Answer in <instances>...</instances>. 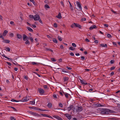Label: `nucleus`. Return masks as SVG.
<instances>
[{"mask_svg":"<svg viewBox=\"0 0 120 120\" xmlns=\"http://www.w3.org/2000/svg\"><path fill=\"white\" fill-rule=\"evenodd\" d=\"M105 112H103V114H108L107 112H113L114 111L111 110L109 109H106L105 110Z\"/></svg>","mask_w":120,"mask_h":120,"instance_id":"f257e3e1","label":"nucleus"},{"mask_svg":"<svg viewBox=\"0 0 120 120\" xmlns=\"http://www.w3.org/2000/svg\"><path fill=\"white\" fill-rule=\"evenodd\" d=\"M40 18V17L38 15L36 14L34 16V20L35 21L38 20Z\"/></svg>","mask_w":120,"mask_h":120,"instance_id":"f03ea898","label":"nucleus"},{"mask_svg":"<svg viewBox=\"0 0 120 120\" xmlns=\"http://www.w3.org/2000/svg\"><path fill=\"white\" fill-rule=\"evenodd\" d=\"M29 100V99L28 98H27V96H26V97H23L22 98V100L20 101L22 102H25Z\"/></svg>","mask_w":120,"mask_h":120,"instance_id":"7ed1b4c3","label":"nucleus"},{"mask_svg":"<svg viewBox=\"0 0 120 120\" xmlns=\"http://www.w3.org/2000/svg\"><path fill=\"white\" fill-rule=\"evenodd\" d=\"M29 112L30 114L34 116H41L39 115V114L37 113H34L30 111Z\"/></svg>","mask_w":120,"mask_h":120,"instance_id":"20e7f679","label":"nucleus"},{"mask_svg":"<svg viewBox=\"0 0 120 120\" xmlns=\"http://www.w3.org/2000/svg\"><path fill=\"white\" fill-rule=\"evenodd\" d=\"M73 108H74H74L73 105H70L69 107L67 108V109L68 111L69 112L71 110V109H72Z\"/></svg>","mask_w":120,"mask_h":120,"instance_id":"39448f33","label":"nucleus"},{"mask_svg":"<svg viewBox=\"0 0 120 120\" xmlns=\"http://www.w3.org/2000/svg\"><path fill=\"white\" fill-rule=\"evenodd\" d=\"M52 116L53 117L56 118L59 120H63L60 117L58 116L54 115Z\"/></svg>","mask_w":120,"mask_h":120,"instance_id":"423d86ee","label":"nucleus"},{"mask_svg":"<svg viewBox=\"0 0 120 120\" xmlns=\"http://www.w3.org/2000/svg\"><path fill=\"white\" fill-rule=\"evenodd\" d=\"M83 108L82 107H78V109H77L76 111L77 112H80L83 110Z\"/></svg>","mask_w":120,"mask_h":120,"instance_id":"0eeeda50","label":"nucleus"},{"mask_svg":"<svg viewBox=\"0 0 120 120\" xmlns=\"http://www.w3.org/2000/svg\"><path fill=\"white\" fill-rule=\"evenodd\" d=\"M23 40L24 41L26 40V39H29V37H28L24 34H23Z\"/></svg>","mask_w":120,"mask_h":120,"instance_id":"6e6552de","label":"nucleus"},{"mask_svg":"<svg viewBox=\"0 0 120 120\" xmlns=\"http://www.w3.org/2000/svg\"><path fill=\"white\" fill-rule=\"evenodd\" d=\"M38 91L41 94H43L44 93V90L41 88L38 89Z\"/></svg>","mask_w":120,"mask_h":120,"instance_id":"1a4fd4ad","label":"nucleus"},{"mask_svg":"<svg viewBox=\"0 0 120 120\" xmlns=\"http://www.w3.org/2000/svg\"><path fill=\"white\" fill-rule=\"evenodd\" d=\"M76 2L77 6L79 7V9L81 10L82 7L79 3L78 1H77Z\"/></svg>","mask_w":120,"mask_h":120,"instance_id":"9d476101","label":"nucleus"},{"mask_svg":"<svg viewBox=\"0 0 120 120\" xmlns=\"http://www.w3.org/2000/svg\"><path fill=\"white\" fill-rule=\"evenodd\" d=\"M74 24H75V26L76 27H78L80 29L81 28V26L79 24L75 23H74Z\"/></svg>","mask_w":120,"mask_h":120,"instance_id":"9b49d317","label":"nucleus"},{"mask_svg":"<svg viewBox=\"0 0 120 120\" xmlns=\"http://www.w3.org/2000/svg\"><path fill=\"white\" fill-rule=\"evenodd\" d=\"M65 116L68 119H70L71 118V116L69 114H65Z\"/></svg>","mask_w":120,"mask_h":120,"instance_id":"f8f14e48","label":"nucleus"},{"mask_svg":"<svg viewBox=\"0 0 120 120\" xmlns=\"http://www.w3.org/2000/svg\"><path fill=\"white\" fill-rule=\"evenodd\" d=\"M97 28L96 26L95 25H94L93 26H91L89 28L90 30H92L94 28Z\"/></svg>","mask_w":120,"mask_h":120,"instance_id":"ddd939ff","label":"nucleus"},{"mask_svg":"<svg viewBox=\"0 0 120 120\" xmlns=\"http://www.w3.org/2000/svg\"><path fill=\"white\" fill-rule=\"evenodd\" d=\"M56 17L58 19H61L62 18V17L61 16V13L59 12L58 15L56 16Z\"/></svg>","mask_w":120,"mask_h":120,"instance_id":"4468645a","label":"nucleus"},{"mask_svg":"<svg viewBox=\"0 0 120 120\" xmlns=\"http://www.w3.org/2000/svg\"><path fill=\"white\" fill-rule=\"evenodd\" d=\"M63 93L64 94L65 97L67 98H68V95H70L66 93H64L63 92Z\"/></svg>","mask_w":120,"mask_h":120,"instance_id":"2eb2a0df","label":"nucleus"},{"mask_svg":"<svg viewBox=\"0 0 120 120\" xmlns=\"http://www.w3.org/2000/svg\"><path fill=\"white\" fill-rule=\"evenodd\" d=\"M8 32V31L7 30H5L4 32L3 33V36H5L7 34Z\"/></svg>","mask_w":120,"mask_h":120,"instance_id":"dca6fc26","label":"nucleus"},{"mask_svg":"<svg viewBox=\"0 0 120 120\" xmlns=\"http://www.w3.org/2000/svg\"><path fill=\"white\" fill-rule=\"evenodd\" d=\"M3 42L4 43H9L10 42V41L8 40H4L3 41Z\"/></svg>","mask_w":120,"mask_h":120,"instance_id":"f3484780","label":"nucleus"},{"mask_svg":"<svg viewBox=\"0 0 120 120\" xmlns=\"http://www.w3.org/2000/svg\"><path fill=\"white\" fill-rule=\"evenodd\" d=\"M27 28L28 30L30 31L31 32H33V30L30 27H27Z\"/></svg>","mask_w":120,"mask_h":120,"instance_id":"a211bd4d","label":"nucleus"},{"mask_svg":"<svg viewBox=\"0 0 120 120\" xmlns=\"http://www.w3.org/2000/svg\"><path fill=\"white\" fill-rule=\"evenodd\" d=\"M81 83L82 84H88L86 82H85L83 80H80Z\"/></svg>","mask_w":120,"mask_h":120,"instance_id":"6ab92c4d","label":"nucleus"},{"mask_svg":"<svg viewBox=\"0 0 120 120\" xmlns=\"http://www.w3.org/2000/svg\"><path fill=\"white\" fill-rule=\"evenodd\" d=\"M52 41L56 43H57L58 42L57 40L54 38H53Z\"/></svg>","mask_w":120,"mask_h":120,"instance_id":"aec40b11","label":"nucleus"},{"mask_svg":"<svg viewBox=\"0 0 120 120\" xmlns=\"http://www.w3.org/2000/svg\"><path fill=\"white\" fill-rule=\"evenodd\" d=\"M96 106L98 107H101L103 106L104 105H101V104L98 103H97L96 104Z\"/></svg>","mask_w":120,"mask_h":120,"instance_id":"412c9836","label":"nucleus"},{"mask_svg":"<svg viewBox=\"0 0 120 120\" xmlns=\"http://www.w3.org/2000/svg\"><path fill=\"white\" fill-rule=\"evenodd\" d=\"M17 38L19 39H21L22 38V35L18 34L17 35Z\"/></svg>","mask_w":120,"mask_h":120,"instance_id":"4be33fe9","label":"nucleus"},{"mask_svg":"<svg viewBox=\"0 0 120 120\" xmlns=\"http://www.w3.org/2000/svg\"><path fill=\"white\" fill-rule=\"evenodd\" d=\"M69 78L68 77H66L64 78H63L64 82H66L67 81L68 79Z\"/></svg>","mask_w":120,"mask_h":120,"instance_id":"5701e85b","label":"nucleus"},{"mask_svg":"<svg viewBox=\"0 0 120 120\" xmlns=\"http://www.w3.org/2000/svg\"><path fill=\"white\" fill-rule=\"evenodd\" d=\"M44 7L45 9L49 8H50L49 6L47 4H45Z\"/></svg>","mask_w":120,"mask_h":120,"instance_id":"b1692460","label":"nucleus"},{"mask_svg":"<svg viewBox=\"0 0 120 120\" xmlns=\"http://www.w3.org/2000/svg\"><path fill=\"white\" fill-rule=\"evenodd\" d=\"M29 17L31 19H34V16L32 15H29Z\"/></svg>","mask_w":120,"mask_h":120,"instance_id":"393cba45","label":"nucleus"},{"mask_svg":"<svg viewBox=\"0 0 120 120\" xmlns=\"http://www.w3.org/2000/svg\"><path fill=\"white\" fill-rule=\"evenodd\" d=\"M25 44H28V45H29L30 44V43L29 40H27L25 42Z\"/></svg>","mask_w":120,"mask_h":120,"instance_id":"a878e982","label":"nucleus"},{"mask_svg":"<svg viewBox=\"0 0 120 120\" xmlns=\"http://www.w3.org/2000/svg\"><path fill=\"white\" fill-rule=\"evenodd\" d=\"M30 103L31 105H34L35 103V101L34 100L31 101H30Z\"/></svg>","mask_w":120,"mask_h":120,"instance_id":"bb28decb","label":"nucleus"},{"mask_svg":"<svg viewBox=\"0 0 120 120\" xmlns=\"http://www.w3.org/2000/svg\"><path fill=\"white\" fill-rule=\"evenodd\" d=\"M29 39L32 42H33L34 41L32 37H29Z\"/></svg>","mask_w":120,"mask_h":120,"instance_id":"cd10ccee","label":"nucleus"},{"mask_svg":"<svg viewBox=\"0 0 120 120\" xmlns=\"http://www.w3.org/2000/svg\"><path fill=\"white\" fill-rule=\"evenodd\" d=\"M52 104L50 103H48V107L50 108L52 107Z\"/></svg>","mask_w":120,"mask_h":120,"instance_id":"c85d7f7f","label":"nucleus"},{"mask_svg":"<svg viewBox=\"0 0 120 120\" xmlns=\"http://www.w3.org/2000/svg\"><path fill=\"white\" fill-rule=\"evenodd\" d=\"M101 46H102V47H107V45L106 44H105V45H104V44H101Z\"/></svg>","mask_w":120,"mask_h":120,"instance_id":"c756f323","label":"nucleus"},{"mask_svg":"<svg viewBox=\"0 0 120 120\" xmlns=\"http://www.w3.org/2000/svg\"><path fill=\"white\" fill-rule=\"evenodd\" d=\"M45 49L47 51H49L52 52H53L52 50L50 48H46Z\"/></svg>","mask_w":120,"mask_h":120,"instance_id":"7c9ffc66","label":"nucleus"},{"mask_svg":"<svg viewBox=\"0 0 120 120\" xmlns=\"http://www.w3.org/2000/svg\"><path fill=\"white\" fill-rule=\"evenodd\" d=\"M69 49L71 50H75V48L72 47H71L69 48Z\"/></svg>","mask_w":120,"mask_h":120,"instance_id":"2f4dec72","label":"nucleus"},{"mask_svg":"<svg viewBox=\"0 0 120 120\" xmlns=\"http://www.w3.org/2000/svg\"><path fill=\"white\" fill-rule=\"evenodd\" d=\"M11 101H12L13 102H18L19 101L13 99H12Z\"/></svg>","mask_w":120,"mask_h":120,"instance_id":"473e14b6","label":"nucleus"},{"mask_svg":"<svg viewBox=\"0 0 120 120\" xmlns=\"http://www.w3.org/2000/svg\"><path fill=\"white\" fill-rule=\"evenodd\" d=\"M10 119L11 120H16V119L14 117L12 116L10 117Z\"/></svg>","mask_w":120,"mask_h":120,"instance_id":"72a5a7b5","label":"nucleus"},{"mask_svg":"<svg viewBox=\"0 0 120 120\" xmlns=\"http://www.w3.org/2000/svg\"><path fill=\"white\" fill-rule=\"evenodd\" d=\"M10 107H11V108H12L15 111H17V109H16L14 107H12V106H10Z\"/></svg>","mask_w":120,"mask_h":120,"instance_id":"f704fd0d","label":"nucleus"},{"mask_svg":"<svg viewBox=\"0 0 120 120\" xmlns=\"http://www.w3.org/2000/svg\"><path fill=\"white\" fill-rule=\"evenodd\" d=\"M107 36L109 38H110L112 37L111 35L110 34H107Z\"/></svg>","mask_w":120,"mask_h":120,"instance_id":"c9c22d12","label":"nucleus"},{"mask_svg":"<svg viewBox=\"0 0 120 120\" xmlns=\"http://www.w3.org/2000/svg\"><path fill=\"white\" fill-rule=\"evenodd\" d=\"M58 39L60 41H61L62 40V38L60 36H58Z\"/></svg>","mask_w":120,"mask_h":120,"instance_id":"e433bc0d","label":"nucleus"},{"mask_svg":"<svg viewBox=\"0 0 120 120\" xmlns=\"http://www.w3.org/2000/svg\"><path fill=\"white\" fill-rule=\"evenodd\" d=\"M0 38H2L3 39H4V38L3 37L1 34H0Z\"/></svg>","mask_w":120,"mask_h":120,"instance_id":"4c0bfd02","label":"nucleus"},{"mask_svg":"<svg viewBox=\"0 0 120 120\" xmlns=\"http://www.w3.org/2000/svg\"><path fill=\"white\" fill-rule=\"evenodd\" d=\"M29 108L30 109H36V107H31L30 106L29 107Z\"/></svg>","mask_w":120,"mask_h":120,"instance_id":"58836bf2","label":"nucleus"},{"mask_svg":"<svg viewBox=\"0 0 120 120\" xmlns=\"http://www.w3.org/2000/svg\"><path fill=\"white\" fill-rule=\"evenodd\" d=\"M6 51H10V49L9 47H7L6 48Z\"/></svg>","mask_w":120,"mask_h":120,"instance_id":"ea45409f","label":"nucleus"},{"mask_svg":"<svg viewBox=\"0 0 120 120\" xmlns=\"http://www.w3.org/2000/svg\"><path fill=\"white\" fill-rule=\"evenodd\" d=\"M30 1L32 2L34 4H35V2L34 0H30Z\"/></svg>","mask_w":120,"mask_h":120,"instance_id":"a19ab883","label":"nucleus"},{"mask_svg":"<svg viewBox=\"0 0 120 120\" xmlns=\"http://www.w3.org/2000/svg\"><path fill=\"white\" fill-rule=\"evenodd\" d=\"M40 115L43 116H44V117H47V114H40Z\"/></svg>","mask_w":120,"mask_h":120,"instance_id":"79ce46f5","label":"nucleus"},{"mask_svg":"<svg viewBox=\"0 0 120 120\" xmlns=\"http://www.w3.org/2000/svg\"><path fill=\"white\" fill-rule=\"evenodd\" d=\"M59 105L61 108H62L63 107V105L61 103H60L59 104Z\"/></svg>","mask_w":120,"mask_h":120,"instance_id":"37998d69","label":"nucleus"},{"mask_svg":"<svg viewBox=\"0 0 120 120\" xmlns=\"http://www.w3.org/2000/svg\"><path fill=\"white\" fill-rule=\"evenodd\" d=\"M85 59V57L83 56H81V59L82 60H84Z\"/></svg>","mask_w":120,"mask_h":120,"instance_id":"c03bdc74","label":"nucleus"},{"mask_svg":"<svg viewBox=\"0 0 120 120\" xmlns=\"http://www.w3.org/2000/svg\"><path fill=\"white\" fill-rule=\"evenodd\" d=\"M115 68V67H111L110 68V70H113Z\"/></svg>","mask_w":120,"mask_h":120,"instance_id":"a18cd8bd","label":"nucleus"},{"mask_svg":"<svg viewBox=\"0 0 120 120\" xmlns=\"http://www.w3.org/2000/svg\"><path fill=\"white\" fill-rule=\"evenodd\" d=\"M72 45L74 47H76V45L75 44V43H73L72 44Z\"/></svg>","mask_w":120,"mask_h":120,"instance_id":"49530a36","label":"nucleus"},{"mask_svg":"<svg viewBox=\"0 0 120 120\" xmlns=\"http://www.w3.org/2000/svg\"><path fill=\"white\" fill-rule=\"evenodd\" d=\"M51 60L55 62L56 61V60H55L54 58H51Z\"/></svg>","mask_w":120,"mask_h":120,"instance_id":"de8ad7c7","label":"nucleus"},{"mask_svg":"<svg viewBox=\"0 0 120 120\" xmlns=\"http://www.w3.org/2000/svg\"><path fill=\"white\" fill-rule=\"evenodd\" d=\"M53 97L54 98H57V96L56 94H54L53 95Z\"/></svg>","mask_w":120,"mask_h":120,"instance_id":"09e8293b","label":"nucleus"},{"mask_svg":"<svg viewBox=\"0 0 120 120\" xmlns=\"http://www.w3.org/2000/svg\"><path fill=\"white\" fill-rule=\"evenodd\" d=\"M31 64L34 65H36V64H38L36 63V62H32L31 63Z\"/></svg>","mask_w":120,"mask_h":120,"instance_id":"8fccbe9b","label":"nucleus"},{"mask_svg":"<svg viewBox=\"0 0 120 120\" xmlns=\"http://www.w3.org/2000/svg\"><path fill=\"white\" fill-rule=\"evenodd\" d=\"M14 35L12 33H11L9 35L11 37H13L14 36Z\"/></svg>","mask_w":120,"mask_h":120,"instance_id":"3c124183","label":"nucleus"},{"mask_svg":"<svg viewBox=\"0 0 120 120\" xmlns=\"http://www.w3.org/2000/svg\"><path fill=\"white\" fill-rule=\"evenodd\" d=\"M66 68L69 70H71L72 69V68L71 67H69L68 66H67Z\"/></svg>","mask_w":120,"mask_h":120,"instance_id":"603ef678","label":"nucleus"},{"mask_svg":"<svg viewBox=\"0 0 120 120\" xmlns=\"http://www.w3.org/2000/svg\"><path fill=\"white\" fill-rule=\"evenodd\" d=\"M114 60H111L110 61V63L111 64H113L114 63Z\"/></svg>","mask_w":120,"mask_h":120,"instance_id":"864d4df0","label":"nucleus"},{"mask_svg":"<svg viewBox=\"0 0 120 120\" xmlns=\"http://www.w3.org/2000/svg\"><path fill=\"white\" fill-rule=\"evenodd\" d=\"M6 63L7 64H8V65H9L10 66H11V64L10 63L8 62H7Z\"/></svg>","mask_w":120,"mask_h":120,"instance_id":"5fc2aeb1","label":"nucleus"},{"mask_svg":"<svg viewBox=\"0 0 120 120\" xmlns=\"http://www.w3.org/2000/svg\"><path fill=\"white\" fill-rule=\"evenodd\" d=\"M54 26L55 27H57V25L56 23H54Z\"/></svg>","mask_w":120,"mask_h":120,"instance_id":"6e6d98bb","label":"nucleus"},{"mask_svg":"<svg viewBox=\"0 0 120 120\" xmlns=\"http://www.w3.org/2000/svg\"><path fill=\"white\" fill-rule=\"evenodd\" d=\"M39 22L42 24H43V22L40 19H39V20H38Z\"/></svg>","mask_w":120,"mask_h":120,"instance_id":"4d7b16f0","label":"nucleus"},{"mask_svg":"<svg viewBox=\"0 0 120 120\" xmlns=\"http://www.w3.org/2000/svg\"><path fill=\"white\" fill-rule=\"evenodd\" d=\"M43 86L45 89H46L48 87L46 85H44Z\"/></svg>","mask_w":120,"mask_h":120,"instance_id":"13d9d810","label":"nucleus"},{"mask_svg":"<svg viewBox=\"0 0 120 120\" xmlns=\"http://www.w3.org/2000/svg\"><path fill=\"white\" fill-rule=\"evenodd\" d=\"M94 42L96 44H97L98 42V40H96L94 41Z\"/></svg>","mask_w":120,"mask_h":120,"instance_id":"bf43d9fd","label":"nucleus"},{"mask_svg":"<svg viewBox=\"0 0 120 120\" xmlns=\"http://www.w3.org/2000/svg\"><path fill=\"white\" fill-rule=\"evenodd\" d=\"M75 26V25L74 23L71 26V27L72 28L74 27Z\"/></svg>","mask_w":120,"mask_h":120,"instance_id":"052dcab7","label":"nucleus"},{"mask_svg":"<svg viewBox=\"0 0 120 120\" xmlns=\"http://www.w3.org/2000/svg\"><path fill=\"white\" fill-rule=\"evenodd\" d=\"M62 71L63 72H64L67 73L68 72V71H67L64 70V69H62Z\"/></svg>","mask_w":120,"mask_h":120,"instance_id":"680f3d73","label":"nucleus"},{"mask_svg":"<svg viewBox=\"0 0 120 120\" xmlns=\"http://www.w3.org/2000/svg\"><path fill=\"white\" fill-rule=\"evenodd\" d=\"M60 48L61 49H64L63 46L62 45H60Z\"/></svg>","mask_w":120,"mask_h":120,"instance_id":"e2e57ef3","label":"nucleus"},{"mask_svg":"<svg viewBox=\"0 0 120 120\" xmlns=\"http://www.w3.org/2000/svg\"><path fill=\"white\" fill-rule=\"evenodd\" d=\"M114 73L113 72H112L110 73V75L111 76L113 75L114 74Z\"/></svg>","mask_w":120,"mask_h":120,"instance_id":"0e129e2a","label":"nucleus"},{"mask_svg":"<svg viewBox=\"0 0 120 120\" xmlns=\"http://www.w3.org/2000/svg\"><path fill=\"white\" fill-rule=\"evenodd\" d=\"M111 11L114 14H117V13H116L115 11H114L113 10H111Z\"/></svg>","mask_w":120,"mask_h":120,"instance_id":"69168bd1","label":"nucleus"},{"mask_svg":"<svg viewBox=\"0 0 120 120\" xmlns=\"http://www.w3.org/2000/svg\"><path fill=\"white\" fill-rule=\"evenodd\" d=\"M85 41L87 42H89V40L88 38H86L85 39Z\"/></svg>","mask_w":120,"mask_h":120,"instance_id":"338daca9","label":"nucleus"},{"mask_svg":"<svg viewBox=\"0 0 120 120\" xmlns=\"http://www.w3.org/2000/svg\"><path fill=\"white\" fill-rule=\"evenodd\" d=\"M112 44H113V45H117L116 43L115 42H112Z\"/></svg>","mask_w":120,"mask_h":120,"instance_id":"774afa93","label":"nucleus"}]
</instances>
